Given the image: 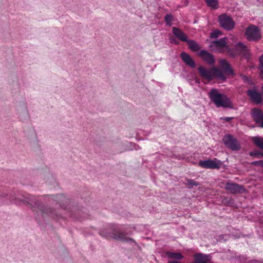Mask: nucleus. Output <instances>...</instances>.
I'll return each instance as SVG.
<instances>
[{
    "label": "nucleus",
    "instance_id": "nucleus-1",
    "mask_svg": "<svg viewBox=\"0 0 263 263\" xmlns=\"http://www.w3.org/2000/svg\"><path fill=\"white\" fill-rule=\"evenodd\" d=\"M211 100L217 107L233 108V104L224 94L220 93L216 89H212L209 93Z\"/></svg>",
    "mask_w": 263,
    "mask_h": 263
},
{
    "label": "nucleus",
    "instance_id": "nucleus-2",
    "mask_svg": "<svg viewBox=\"0 0 263 263\" xmlns=\"http://www.w3.org/2000/svg\"><path fill=\"white\" fill-rule=\"evenodd\" d=\"M21 201L24 203L30 205V207L33 209L34 211H37V210H39L42 213L51 215L52 216L58 215L55 210L45 207L42 203L39 202L35 197L29 196L27 197L25 200H22Z\"/></svg>",
    "mask_w": 263,
    "mask_h": 263
},
{
    "label": "nucleus",
    "instance_id": "nucleus-3",
    "mask_svg": "<svg viewBox=\"0 0 263 263\" xmlns=\"http://www.w3.org/2000/svg\"><path fill=\"white\" fill-rule=\"evenodd\" d=\"M245 35L250 41H257L261 39V33L258 27L255 25H250L246 29Z\"/></svg>",
    "mask_w": 263,
    "mask_h": 263
},
{
    "label": "nucleus",
    "instance_id": "nucleus-4",
    "mask_svg": "<svg viewBox=\"0 0 263 263\" xmlns=\"http://www.w3.org/2000/svg\"><path fill=\"white\" fill-rule=\"evenodd\" d=\"M100 234L102 236L107 237H109L110 238L122 241L132 242L136 243V242L133 239L126 236V234L118 230L114 231V232H112L111 234H104L103 232L101 231H100Z\"/></svg>",
    "mask_w": 263,
    "mask_h": 263
},
{
    "label": "nucleus",
    "instance_id": "nucleus-5",
    "mask_svg": "<svg viewBox=\"0 0 263 263\" xmlns=\"http://www.w3.org/2000/svg\"><path fill=\"white\" fill-rule=\"evenodd\" d=\"M222 141L228 148L232 151H237L241 148L240 143L232 135H225L222 139Z\"/></svg>",
    "mask_w": 263,
    "mask_h": 263
},
{
    "label": "nucleus",
    "instance_id": "nucleus-6",
    "mask_svg": "<svg viewBox=\"0 0 263 263\" xmlns=\"http://www.w3.org/2000/svg\"><path fill=\"white\" fill-rule=\"evenodd\" d=\"M219 22L220 26L227 30H232L235 26V23L232 18L226 14L220 15Z\"/></svg>",
    "mask_w": 263,
    "mask_h": 263
},
{
    "label": "nucleus",
    "instance_id": "nucleus-7",
    "mask_svg": "<svg viewBox=\"0 0 263 263\" xmlns=\"http://www.w3.org/2000/svg\"><path fill=\"white\" fill-rule=\"evenodd\" d=\"M228 52L232 57H234L237 54H241L246 57L248 55V49L247 46L241 42L236 45L235 51L229 49Z\"/></svg>",
    "mask_w": 263,
    "mask_h": 263
},
{
    "label": "nucleus",
    "instance_id": "nucleus-8",
    "mask_svg": "<svg viewBox=\"0 0 263 263\" xmlns=\"http://www.w3.org/2000/svg\"><path fill=\"white\" fill-rule=\"evenodd\" d=\"M221 162L216 159L214 160L209 159L199 162V165L205 168L219 169L221 167Z\"/></svg>",
    "mask_w": 263,
    "mask_h": 263
},
{
    "label": "nucleus",
    "instance_id": "nucleus-9",
    "mask_svg": "<svg viewBox=\"0 0 263 263\" xmlns=\"http://www.w3.org/2000/svg\"><path fill=\"white\" fill-rule=\"evenodd\" d=\"M226 46V37H222L218 40L213 41L210 45L212 50L218 52H222L223 48Z\"/></svg>",
    "mask_w": 263,
    "mask_h": 263
},
{
    "label": "nucleus",
    "instance_id": "nucleus-10",
    "mask_svg": "<svg viewBox=\"0 0 263 263\" xmlns=\"http://www.w3.org/2000/svg\"><path fill=\"white\" fill-rule=\"evenodd\" d=\"M200 76L202 78L210 81L213 79V67L206 68L204 66H200L198 68Z\"/></svg>",
    "mask_w": 263,
    "mask_h": 263
},
{
    "label": "nucleus",
    "instance_id": "nucleus-11",
    "mask_svg": "<svg viewBox=\"0 0 263 263\" xmlns=\"http://www.w3.org/2000/svg\"><path fill=\"white\" fill-rule=\"evenodd\" d=\"M251 115L253 119L258 124V126L263 128V114L261 111L254 108L251 110Z\"/></svg>",
    "mask_w": 263,
    "mask_h": 263
},
{
    "label": "nucleus",
    "instance_id": "nucleus-12",
    "mask_svg": "<svg viewBox=\"0 0 263 263\" xmlns=\"http://www.w3.org/2000/svg\"><path fill=\"white\" fill-rule=\"evenodd\" d=\"M224 189L232 194L241 193L244 191V188L242 185L230 182H228L226 184Z\"/></svg>",
    "mask_w": 263,
    "mask_h": 263
},
{
    "label": "nucleus",
    "instance_id": "nucleus-13",
    "mask_svg": "<svg viewBox=\"0 0 263 263\" xmlns=\"http://www.w3.org/2000/svg\"><path fill=\"white\" fill-rule=\"evenodd\" d=\"M199 55L205 62L210 65H213L215 62L213 55L205 50H201L199 53Z\"/></svg>",
    "mask_w": 263,
    "mask_h": 263
},
{
    "label": "nucleus",
    "instance_id": "nucleus-14",
    "mask_svg": "<svg viewBox=\"0 0 263 263\" xmlns=\"http://www.w3.org/2000/svg\"><path fill=\"white\" fill-rule=\"evenodd\" d=\"M195 262L194 263H211V257L209 255L202 253H197L194 255Z\"/></svg>",
    "mask_w": 263,
    "mask_h": 263
},
{
    "label": "nucleus",
    "instance_id": "nucleus-15",
    "mask_svg": "<svg viewBox=\"0 0 263 263\" xmlns=\"http://www.w3.org/2000/svg\"><path fill=\"white\" fill-rule=\"evenodd\" d=\"M172 32L174 35L181 41L185 42L187 40V35L178 28L173 27Z\"/></svg>",
    "mask_w": 263,
    "mask_h": 263
},
{
    "label": "nucleus",
    "instance_id": "nucleus-16",
    "mask_svg": "<svg viewBox=\"0 0 263 263\" xmlns=\"http://www.w3.org/2000/svg\"><path fill=\"white\" fill-rule=\"evenodd\" d=\"M248 95L250 97L251 99L258 104L262 101V97L260 93L255 90L250 89L248 91Z\"/></svg>",
    "mask_w": 263,
    "mask_h": 263
},
{
    "label": "nucleus",
    "instance_id": "nucleus-17",
    "mask_svg": "<svg viewBox=\"0 0 263 263\" xmlns=\"http://www.w3.org/2000/svg\"><path fill=\"white\" fill-rule=\"evenodd\" d=\"M17 110L20 116H21L23 114L26 116L27 117H28L29 114L28 111V108L27 106V104L25 101H23L22 102H20L16 106Z\"/></svg>",
    "mask_w": 263,
    "mask_h": 263
},
{
    "label": "nucleus",
    "instance_id": "nucleus-18",
    "mask_svg": "<svg viewBox=\"0 0 263 263\" xmlns=\"http://www.w3.org/2000/svg\"><path fill=\"white\" fill-rule=\"evenodd\" d=\"M219 64L222 68V70L226 73L231 75H234V72L231 68L230 64L226 60H221Z\"/></svg>",
    "mask_w": 263,
    "mask_h": 263
},
{
    "label": "nucleus",
    "instance_id": "nucleus-19",
    "mask_svg": "<svg viewBox=\"0 0 263 263\" xmlns=\"http://www.w3.org/2000/svg\"><path fill=\"white\" fill-rule=\"evenodd\" d=\"M224 72L222 69L216 67H213V79L217 78L222 81H226V77L223 73Z\"/></svg>",
    "mask_w": 263,
    "mask_h": 263
},
{
    "label": "nucleus",
    "instance_id": "nucleus-20",
    "mask_svg": "<svg viewBox=\"0 0 263 263\" xmlns=\"http://www.w3.org/2000/svg\"><path fill=\"white\" fill-rule=\"evenodd\" d=\"M182 60L188 65L192 68L195 67V63L191 56L185 52L181 54Z\"/></svg>",
    "mask_w": 263,
    "mask_h": 263
},
{
    "label": "nucleus",
    "instance_id": "nucleus-21",
    "mask_svg": "<svg viewBox=\"0 0 263 263\" xmlns=\"http://www.w3.org/2000/svg\"><path fill=\"white\" fill-rule=\"evenodd\" d=\"M185 42L187 43L189 48L193 51H197L200 48L199 44L194 40H187Z\"/></svg>",
    "mask_w": 263,
    "mask_h": 263
},
{
    "label": "nucleus",
    "instance_id": "nucleus-22",
    "mask_svg": "<svg viewBox=\"0 0 263 263\" xmlns=\"http://www.w3.org/2000/svg\"><path fill=\"white\" fill-rule=\"evenodd\" d=\"M166 255L168 258L176 260H180L183 258L182 255L179 253L167 252Z\"/></svg>",
    "mask_w": 263,
    "mask_h": 263
},
{
    "label": "nucleus",
    "instance_id": "nucleus-23",
    "mask_svg": "<svg viewBox=\"0 0 263 263\" xmlns=\"http://www.w3.org/2000/svg\"><path fill=\"white\" fill-rule=\"evenodd\" d=\"M57 199L60 205V206L64 209L66 208L65 205L69 202V200L67 198L63 195H58L57 196Z\"/></svg>",
    "mask_w": 263,
    "mask_h": 263
},
{
    "label": "nucleus",
    "instance_id": "nucleus-24",
    "mask_svg": "<svg viewBox=\"0 0 263 263\" xmlns=\"http://www.w3.org/2000/svg\"><path fill=\"white\" fill-rule=\"evenodd\" d=\"M252 140L254 144L263 151V138L254 137Z\"/></svg>",
    "mask_w": 263,
    "mask_h": 263
},
{
    "label": "nucleus",
    "instance_id": "nucleus-25",
    "mask_svg": "<svg viewBox=\"0 0 263 263\" xmlns=\"http://www.w3.org/2000/svg\"><path fill=\"white\" fill-rule=\"evenodd\" d=\"M207 5L212 9H217L219 6L217 0H204Z\"/></svg>",
    "mask_w": 263,
    "mask_h": 263
},
{
    "label": "nucleus",
    "instance_id": "nucleus-26",
    "mask_svg": "<svg viewBox=\"0 0 263 263\" xmlns=\"http://www.w3.org/2000/svg\"><path fill=\"white\" fill-rule=\"evenodd\" d=\"M165 21L167 25L171 26L172 25V22L174 20L173 16L171 14H167L165 16Z\"/></svg>",
    "mask_w": 263,
    "mask_h": 263
},
{
    "label": "nucleus",
    "instance_id": "nucleus-27",
    "mask_svg": "<svg viewBox=\"0 0 263 263\" xmlns=\"http://www.w3.org/2000/svg\"><path fill=\"white\" fill-rule=\"evenodd\" d=\"M222 33L221 31L219 30H216L212 32L210 34L211 37L212 38H217L219 36L221 35Z\"/></svg>",
    "mask_w": 263,
    "mask_h": 263
},
{
    "label": "nucleus",
    "instance_id": "nucleus-28",
    "mask_svg": "<svg viewBox=\"0 0 263 263\" xmlns=\"http://www.w3.org/2000/svg\"><path fill=\"white\" fill-rule=\"evenodd\" d=\"M186 183L189 185V187L190 188H192L193 186H197L198 185L197 182H196L192 179H187Z\"/></svg>",
    "mask_w": 263,
    "mask_h": 263
},
{
    "label": "nucleus",
    "instance_id": "nucleus-29",
    "mask_svg": "<svg viewBox=\"0 0 263 263\" xmlns=\"http://www.w3.org/2000/svg\"><path fill=\"white\" fill-rule=\"evenodd\" d=\"M260 63L261 77L263 79V54L259 59Z\"/></svg>",
    "mask_w": 263,
    "mask_h": 263
},
{
    "label": "nucleus",
    "instance_id": "nucleus-30",
    "mask_svg": "<svg viewBox=\"0 0 263 263\" xmlns=\"http://www.w3.org/2000/svg\"><path fill=\"white\" fill-rule=\"evenodd\" d=\"M253 165H259L263 167V160L253 161L251 163Z\"/></svg>",
    "mask_w": 263,
    "mask_h": 263
},
{
    "label": "nucleus",
    "instance_id": "nucleus-31",
    "mask_svg": "<svg viewBox=\"0 0 263 263\" xmlns=\"http://www.w3.org/2000/svg\"><path fill=\"white\" fill-rule=\"evenodd\" d=\"M260 153L257 152H252L250 153V155L251 156H257L258 157H259Z\"/></svg>",
    "mask_w": 263,
    "mask_h": 263
},
{
    "label": "nucleus",
    "instance_id": "nucleus-32",
    "mask_svg": "<svg viewBox=\"0 0 263 263\" xmlns=\"http://www.w3.org/2000/svg\"><path fill=\"white\" fill-rule=\"evenodd\" d=\"M222 120H223L229 122L232 119H233V117H223L220 118Z\"/></svg>",
    "mask_w": 263,
    "mask_h": 263
},
{
    "label": "nucleus",
    "instance_id": "nucleus-33",
    "mask_svg": "<svg viewBox=\"0 0 263 263\" xmlns=\"http://www.w3.org/2000/svg\"><path fill=\"white\" fill-rule=\"evenodd\" d=\"M168 263H182V262L178 261H170L168 262Z\"/></svg>",
    "mask_w": 263,
    "mask_h": 263
},
{
    "label": "nucleus",
    "instance_id": "nucleus-34",
    "mask_svg": "<svg viewBox=\"0 0 263 263\" xmlns=\"http://www.w3.org/2000/svg\"><path fill=\"white\" fill-rule=\"evenodd\" d=\"M263 157V154L261 153H260V155H259V157Z\"/></svg>",
    "mask_w": 263,
    "mask_h": 263
}]
</instances>
